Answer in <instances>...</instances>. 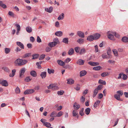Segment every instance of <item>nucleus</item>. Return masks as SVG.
Segmentation results:
<instances>
[{
    "instance_id": "nucleus-13",
    "label": "nucleus",
    "mask_w": 128,
    "mask_h": 128,
    "mask_svg": "<svg viewBox=\"0 0 128 128\" xmlns=\"http://www.w3.org/2000/svg\"><path fill=\"white\" fill-rule=\"evenodd\" d=\"M53 9V7L52 6L50 7L49 8H46L45 9V10L47 12L49 13H51L52 12Z\"/></svg>"
},
{
    "instance_id": "nucleus-23",
    "label": "nucleus",
    "mask_w": 128,
    "mask_h": 128,
    "mask_svg": "<svg viewBox=\"0 0 128 128\" xmlns=\"http://www.w3.org/2000/svg\"><path fill=\"white\" fill-rule=\"evenodd\" d=\"M16 70L15 69H14L12 70V73L10 74L9 75V76L10 77H13L14 76L16 72Z\"/></svg>"
},
{
    "instance_id": "nucleus-51",
    "label": "nucleus",
    "mask_w": 128,
    "mask_h": 128,
    "mask_svg": "<svg viewBox=\"0 0 128 128\" xmlns=\"http://www.w3.org/2000/svg\"><path fill=\"white\" fill-rule=\"evenodd\" d=\"M54 42H55L56 43V44H58L59 43V42L57 38H55L53 39V40Z\"/></svg>"
},
{
    "instance_id": "nucleus-57",
    "label": "nucleus",
    "mask_w": 128,
    "mask_h": 128,
    "mask_svg": "<svg viewBox=\"0 0 128 128\" xmlns=\"http://www.w3.org/2000/svg\"><path fill=\"white\" fill-rule=\"evenodd\" d=\"M63 114V112H62L60 111L58 113V114L56 115V116L58 117H60Z\"/></svg>"
},
{
    "instance_id": "nucleus-32",
    "label": "nucleus",
    "mask_w": 128,
    "mask_h": 128,
    "mask_svg": "<svg viewBox=\"0 0 128 128\" xmlns=\"http://www.w3.org/2000/svg\"><path fill=\"white\" fill-rule=\"evenodd\" d=\"M98 91L96 88L95 89L94 91L93 94L92 96L93 98H94L96 96Z\"/></svg>"
},
{
    "instance_id": "nucleus-40",
    "label": "nucleus",
    "mask_w": 128,
    "mask_h": 128,
    "mask_svg": "<svg viewBox=\"0 0 128 128\" xmlns=\"http://www.w3.org/2000/svg\"><path fill=\"white\" fill-rule=\"evenodd\" d=\"M56 112L55 111L53 112L50 114V116L53 118L55 117L56 116Z\"/></svg>"
},
{
    "instance_id": "nucleus-43",
    "label": "nucleus",
    "mask_w": 128,
    "mask_h": 128,
    "mask_svg": "<svg viewBox=\"0 0 128 128\" xmlns=\"http://www.w3.org/2000/svg\"><path fill=\"white\" fill-rule=\"evenodd\" d=\"M117 94H118V95L120 96H122L123 94L122 91L121 90L118 91L117 92Z\"/></svg>"
},
{
    "instance_id": "nucleus-55",
    "label": "nucleus",
    "mask_w": 128,
    "mask_h": 128,
    "mask_svg": "<svg viewBox=\"0 0 128 128\" xmlns=\"http://www.w3.org/2000/svg\"><path fill=\"white\" fill-rule=\"evenodd\" d=\"M64 92L63 90H60L58 92L57 94L59 95H62L64 93Z\"/></svg>"
},
{
    "instance_id": "nucleus-20",
    "label": "nucleus",
    "mask_w": 128,
    "mask_h": 128,
    "mask_svg": "<svg viewBox=\"0 0 128 128\" xmlns=\"http://www.w3.org/2000/svg\"><path fill=\"white\" fill-rule=\"evenodd\" d=\"M56 42H49L48 44V45L50 47L52 48L55 46L56 45Z\"/></svg>"
},
{
    "instance_id": "nucleus-48",
    "label": "nucleus",
    "mask_w": 128,
    "mask_h": 128,
    "mask_svg": "<svg viewBox=\"0 0 128 128\" xmlns=\"http://www.w3.org/2000/svg\"><path fill=\"white\" fill-rule=\"evenodd\" d=\"M103 87V86L101 84H100L98 85L97 87L96 88L98 90H101Z\"/></svg>"
},
{
    "instance_id": "nucleus-21",
    "label": "nucleus",
    "mask_w": 128,
    "mask_h": 128,
    "mask_svg": "<svg viewBox=\"0 0 128 128\" xmlns=\"http://www.w3.org/2000/svg\"><path fill=\"white\" fill-rule=\"evenodd\" d=\"M87 72L85 70H82L80 72V76L82 77L84 76L86 74Z\"/></svg>"
},
{
    "instance_id": "nucleus-50",
    "label": "nucleus",
    "mask_w": 128,
    "mask_h": 128,
    "mask_svg": "<svg viewBox=\"0 0 128 128\" xmlns=\"http://www.w3.org/2000/svg\"><path fill=\"white\" fill-rule=\"evenodd\" d=\"M80 49V48L78 47H76L74 48V50L76 53H79Z\"/></svg>"
},
{
    "instance_id": "nucleus-5",
    "label": "nucleus",
    "mask_w": 128,
    "mask_h": 128,
    "mask_svg": "<svg viewBox=\"0 0 128 128\" xmlns=\"http://www.w3.org/2000/svg\"><path fill=\"white\" fill-rule=\"evenodd\" d=\"M34 92V90L30 89H27L24 92V94H29L33 93Z\"/></svg>"
},
{
    "instance_id": "nucleus-19",
    "label": "nucleus",
    "mask_w": 128,
    "mask_h": 128,
    "mask_svg": "<svg viewBox=\"0 0 128 128\" xmlns=\"http://www.w3.org/2000/svg\"><path fill=\"white\" fill-rule=\"evenodd\" d=\"M120 96L118 94H115L114 95V98L118 100L122 101V100L120 98Z\"/></svg>"
},
{
    "instance_id": "nucleus-54",
    "label": "nucleus",
    "mask_w": 128,
    "mask_h": 128,
    "mask_svg": "<svg viewBox=\"0 0 128 128\" xmlns=\"http://www.w3.org/2000/svg\"><path fill=\"white\" fill-rule=\"evenodd\" d=\"M122 76H123L122 78L124 80H126L128 78V76H127L126 75L124 74L123 73L122 74Z\"/></svg>"
},
{
    "instance_id": "nucleus-7",
    "label": "nucleus",
    "mask_w": 128,
    "mask_h": 128,
    "mask_svg": "<svg viewBox=\"0 0 128 128\" xmlns=\"http://www.w3.org/2000/svg\"><path fill=\"white\" fill-rule=\"evenodd\" d=\"M16 44L21 48L22 49L24 48V45L22 43L19 42H16Z\"/></svg>"
},
{
    "instance_id": "nucleus-3",
    "label": "nucleus",
    "mask_w": 128,
    "mask_h": 128,
    "mask_svg": "<svg viewBox=\"0 0 128 128\" xmlns=\"http://www.w3.org/2000/svg\"><path fill=\"white\" fill-rule=\"evenodd\" d=\"M47 87L48 89H52L53 90L57 89L58 88L57 86L52 84H50L49 86H47Z\"/></svg>"
},
{
    "instance_id": "nucleus-9",
    "label": "nucleus",
    "mask_w": 128,
    "mask_h": 128,
    "mask_svg": "<svg viewBox=\"0 0 128 128\" xmlns=\"http://www.w3.org/2000/svg\"><path fill=\"white\" fill-rule=\"evenodd\" d=\"M55 35L61 37L62 36V32L61 31L56 32L55 33Z\"/></svg>"
},
{
    "instance_id": "nucleus-27",
    "label": "nucleus",
    "mask_w": 128,
    "mask_h": 128,
    "mask_svg": "<svg viewBox=\"0 0 128 128\" xmlns=\"http://www.w3.org/2000/svg\"><path fill=\"white\" fill-rule=\"evenodd\" d=\"M91 110V109L90 108H86L85 110V114L86 115H88L90 113V112Z\"/></svg>"
},
{
    "instance_id": "nucleus-17",
    "label": "nucleus",
    "mask_w": 128,
    "mask_h": 128,
    "mask_svg": "<svg viewBox=\"0 0 128 128\" xmlns=\"http://www.w3.org/2000/svg\"><path fill=\"white\" fill-rule=\"evenodd\" d=\"M114 35L116 37L119 38L120 37L118 33H116V32H112V40H114L115 39L113 38V36Z\"/></svg>"
},
{
    "instance_id": "nucleus-31",
    "label": "nucleus",
    "mask_w": 128,
    "mask_h": 128,
    "mask_svg": "<svg viewBox=\"0 0 128 128\" xmlns=\"http://www.w3.org/2000/svg\"><path fill=\"white\" fill-rule=\"evenodd\" d=\"M86 52V49L84 48H82L80 50L79 54L80 55H82L84 54Z\"/></svg>"
},
{
    "instance_id": "nucleus-60",
    "label": "nucleus",
    "mask_w": 128,
    "mask_h": 128,
    "mask_svg": "<svg viewBox=\"0 0 128 128\" xmlns=\"http://www.w3.org/2000/svg\"><path fill=\"white\" fill-rule=\"evenodd\" d=\"M109 56L108 57L107 56V55L106 54H102V58L104 59L106 58H110V56Z\"/></svg>"
},
{
    "instance_id": "nucleus-36",
    "label": "nucleus",
    "mask_w": 128,
    "mask_h": 128,
    "mask_svg": "<svg viewBox=\"0 0 128 128\" xmlns=\"http://www.w3.org/2000/svg\"><path fill=\"white\" fill-rule=\"evenodd\" d=\"M62 42L66 44H68V38H64L62 40Z\"/></svg>"
},
{
    "instance_id": "nucleus-47",
    "label": "nucleus",
    "mask_w": 128,
    "mask_h": 128,
    "mask_svg": "<svg viewBox=\"0 0 128 128\" xmlns=\"http://www.w3.org/2000/svg\"><path fill=\"white\" fill-rule=\"evenodd\" d=\"M111 52V49L109 47H108L107 49V53L108 55L109 56Z\"/></svg>"
},
{
    "instance_id": "nucleus-62",
    "label": "nucleus",
    "mask_w": 128,
    "mask_h": 128,
    "mask_svg": "<svg viewBox=\"0 0 128 128\" xmlns=\"http://www.w3.org/2000/svg\"><path fill=\"white\" fill-rule=\"evenodd\" d=\"M15 26H16L17 30H20V25L18 24H16Z\"/></svg>"
},
{
    "instance_id": "nucleus-22",
    "label": "nucleus",
    "mask_w": 128,
    "mask_h": 128,
    "mask_svg": "<svg viewBox=\"0 0 128 128\" xmlns=\"http://www.w3.org/2000/svg\"><path fill=\"white\" fill-rule=\"evenodd\" d=\"M122 40L124 42H128V38L126 36H124L122 38Z\"/></svg>"
},
{
    "instance_id": "nucleus-25",
    "label": "nucleus",
    "mask_w": 128,
    "mask_h": 128,
    "mask_svg": "<svg viewBox=\"0 0 128 128\" xmlns=\"http://www.w3.org/2000/svg\"><path fill=\"white\" fill-rule=\"evenodd\" d=\"M74 52L73 48H71L69 50L68 54L69 55H72L74 54Z\"/></svg>"
},
{
    "instance_id": "nucleus-45",
    "label": "nucleus",
    "mask_w": 128,
    "mask_h": 128,
    "mask_svg": "<svg viewBox=\"0 0 128 128\" xmlns=\"http://www.w3.org/2000/svg\"><path fill=\"white\" fill-rule=\"evenodd\" d=\"M48 73L49 74H50L51 73H54V70L53 69L50 70L48 68Z\"/></svg>"
},
{
    "instance_id": "nucleus-1",
    "label": "nucleus",
    "mask_w": 128,
    "mask_h": 128,
    "mask_svg": "<svg viewBox=\"0 0 128 128\" xmlns=\"http://www.w3.org/2000/svg\"><path fill=\"white\" fill-rule=\"evenodd\" d=\"M28 62V61L26 60L18 58L15 61L14 63L18 66H22L26 64Z\"/></svg>"
},
{
    "instance_id": "nucleus-61",
    "label": "nucleus",
    "mask_w": 128,
    "mask_h": 128,
    "mask_svg": "<svg viewBox=\"0 0 128 128\" xmlns=\"http://www.w3.org/2000/svg\"><path fill=\"white\" fill-rule=\"evenodd\" d=\"M37 41L38 43H40L41 42H42V40L38 36L37 37Z\"/></svg>"
},
{
    "instance_id": "nucleus-28",
    "label": "nucleus",
    "mask_w": 128,
    "mask_h": 128,
    "mask_svg": "<svg viewBox=\"0 0 128 128\" xmlns=\"http://www.w3.org/2000/svg\"><path fill=\"white\" fill-rule=\"evenodd\" d=\"M64 18V14L63 13L61 14L58 18V19L59 20H62Z\"/></svg>"
},
{
    "instance_id": "nucleus-59",
    "label": "nucleus",
    "mask_w": 128,
    "mask_h": 128,
    "mask_svg": "<svg viewBox=\"0 0 128 128\" xmlns=\"http://www.w3.org/2000/svg\"><path fill=\"white\" fill-rule=\"evenodd\" d=\"M31 80V79L30 78V77L29 76L26 77L24 80L26 82H29Z\"/></svg>"
},
{
    "instance_id": "nucleus-53",
    "label": "nucleus",
    "mask_w": 128,
    "mask_h": 128,
    "mask_svg": "<svg viewBox=\"0 0 128 128\" xmlns=\"http://www.w3.org/2000/svg\"><path fill=\"white\" fill-rule=\"evenodd\" d=\"M15 92L16 93V94H19L20 93V89L18 87H17L16 88L15 90Z\"/></svg>"
},
{
    "instance_id": "nucleus-16",
    "label": "nucleus",
    "mask_w": 128,
    "mask_h": 128,
    "mask_svg": "<svg viewBox=\"0 0 128 128\" xmlns=\"http://www.w3.org/2000/svg\"><path fill=\"white\" fill-rule=\"evenodd\" d=\"M93 36H94V39L96 40L99 38L100 36V35L98 33H96L94 34Z\"/></svg>"
},
{
    "instance_id": "nucleus-58",
    "label": "nucleus",
    "mask_w": 128,
    "mask_h": 128,
    "mask_svg": "<svg viewBox=\"0 0 128 128\" xmlns=\"http://www.w3.org/2000/svg\"><path fill=\"white\" fill-rule=\"evenodd\" d=\"M108 74V73L107 74L106 72H104L101 74V75L102 76L104 77L106 76H107Z\"/></svg>"
},
{
    "instance_id": "nucleus-8",
    "label": "nucleus",
    "mask_w": 128,
    "mask_h": 128,
    "mask_svg": "<svg viewBox=\"0 0 128 128\" xmlns=\"http://www.w3.org/2000/svg\"><path fill=\"white\" fill-rule=\"evenodd\" d=\"M74 108L76 110H78L80 108V105L76 102H75L73 105Z\"/></svg>"
},
{
    "instance_id": "nucleus-26",
    "label": "nucleus",
    "mask_w": 128,
    "mask_h": 128,
    "mask_svg": "<svg viewBox=\"0 0 128 128\" xmlns=\"http://www.w3.org/2000/svg\"><path fill=\"white\" fill-rule=\"evenodd\" d=\"M111 33L112 32L110 31H108L107 32L108 38L110 40H112V34H111Z\"/></svg>"
},
{
    "instance_id": "nucleus-18",
    "label": "nucleus",
    "mask_w": 128,
    "mask_h": 128,
    "mask_svg": "<svg viewBox=\"0 0 128 128\" xmlns=\"http://www.w3.org/2000/svg\"><path fill=\"white\" fill-rule=\"evenodd\" d=\"M84 42L83 39L80 38L78 39L77 40V42L80 44H83Z\"/></svg>"
},
{
    "instance_id": "nucleus-44",
    "label": "nucleus",
    "mask_w": 128,
    "mask_h": 128,
    "mask_svg": "<svg viewBox=\"0 0 128 128\" xmlns=\"http://www.w3.org/2000/svg\"><path fill=\"white\" fill-rule=\"evenodd\" d=\"M98 83L99 84H102L104 85H105L106 84V82L105 81L103 80H99Z\"/></svg>"
},
{
    "instance_id": "nucleus-29",
    "label": "nucleus",
    "mask_w": 128,
    "mask_h": 128,
    "mask_svg": "<svg viewBox=\"0 0 128 128\" xmlns=\"http://www.w3.org/2000/svg\"><path fill=\"white\" fill-rule=\"evenodd\" d=\"M100 102V101L99 100H97L94 103V107L96 108L97 106H98Z\"/></svg>"
},
{
    "instance_id": "nucleus-2",
    "label": "nucleus",
    "mask_w": 128,
    "mask_h": 128,
    "mask_svg": "<svg viewBox=\"0 0 128 128\" xmlns=\"http://www.w3.org/2000/svg\"><path fill=\"white\" fill-rule=\"evenodd\" d=\"M26 71L25 68H22L20 72L19 77L21 78L24 76V74L25 73Z\"/></svg>"
},
{
    "instance_id": "nucleus-11",
    "label": "nucleus",
    "mask_w": 128,
    "mask_h": 128,
    "mask_svg": "<svg viewBox=\"0 0 128 128\" xmlns=\"http://www.w3.org/2000/svg\"><path fill=\"white\" fill-rule=\"evenodd\" d=\"M57 62L58 64L61 66H64L65 64V62L60 60H57Z\"/></svg>"
},
{
    "instance_id": "nucleus-42",
    "label": "nucleus",
    "mask_w": 128,
    "mask_h": 128,
    "mask_svg": "<svg viewBox=\"0 0 128 128\" xmlns=\"http://www.w3.org/2000/svg\"><path fill=\"white\" fill-rule=\"evenodd\" d=\"M10 48H6L5 49V52L6 54H8L10 53Z\"/></svg>"
},
{
    "instance_id": "nucleus-52",
    "label": "nucleus",
    "mask_w": 128,
    "mask_h": 128,
    "mask_svg": "<svg viewBox=\"0 0 128 128\" xmlns=\"http://www.w3.org/2000/svg\"><path fill=\"white\" fill-rule=\"evenodd\" d=\"M119 121V120L118 118H117L116 120H114V124L113 126V127L116 126L118 124Z\"/></svg>"
},
{
    "instance_id": "nucleus-41",
    "label": "nucleus",
    "mask_w": 128,
    "mask_h": 128,
    "mask_svg": "<svg viewBox=\"0 0 128 128\" xmlns=\"http://www.w3.org/2000/svg\"><path fill=\"white\" fill-rule=\"evenodd\" d=\"M39 56V54H34L32 55V59H36Z\"/></svg>"
},
{
    "instance_id": "nucleus-24",
    "label": "nucleus",
    "mask_w": 128,
    "mask_h": 128,
    "mask_svg": "<svg viewBox=\"0 0 128 128\" xmlns=\"http://www.w3.org/2000/svg\"><path fill=\"white\" fill-rule=\"evenodd\" d=\"M46 72H41L40 74V76L42 78H45L46 76Z\"/></svg>"
},
{
    "instance_id": "nucleus-56",
    "label": "nucleus",
    "mask_w": 128,
    "mask_h": 128,
    "mask_svg": "<svg viewBox=\"0 0 128 128\" xmlns=\"http://www.w3.org/2000/svg\"><path fill=\"white\" fill-rule=\"evenodd\" d=\"M46 55L44 54H42L40 56V58H39L40 60H43L45 57Z\"/></svg>"
},
{
    "instance_id": "nucleus-38",
    "label": "nucleus",
    "mask_w": 128,
    "mask_h": 128,
    "mask_svg": "<svg viewBox=\"0 0 128 128\" xmlns=\"http://www.w3.org/2000/svg\"><path fill=\"white\" fill-rule=\"evenodd\" d=\"M44 125L47 128H50L51 126L50 124L48 122H46L44 123Z\"/></svg>"
},
{
    "instance_id": "nucleus-33",
    "label": "nucleus",
    "mask_w": 128,
    "mask_h": 128,
    "mask_svg": "<svg viewBox=\"0 0 128 128\" xmlns=\"http://www.w3.org/2000/svg\"><path fill=\"white\" fill-rule=\"evenodd\" d=\"M0 6L4 8H7L6 5L4 4L2 1H0Z\"/></svg>"
},
{
    "instance_id": "nucleus-37",
    "label": "nucleus",
    "mask_w": 128,
    "mask_h": 128,
    "mask_svg": "<svg viewBox=\"0 0 128 128\" xmlns=\"http://www.w3.org/2000/svg\"><path fill=\"white\" fill-rule=\"evenodd\" d=\"M72 114L73 116H75L77 115V118H78V114L77 111L75 110H74L72 112Z\"/></svg>"
},
{
    "instance_id": "nucleus-64",
    "label": "nucleus",
    "mask_w": 128,
    "mask_h": 128,
    "mask_svg": "<svg viewBox=\"0 0 128 128\" xmlns=\"http://www.w3.org/2000/svg\"><path fill=\"white\" fill-rule=\"evenodd\" d=\"M71 60V59L70 58H67L65 60H64V62L65 63L66 62V63H68L69 62H70Z\"/></svg>"
},
{
    "instance_id": "nucleus-49",
    "label": "nucleus",
    "mask_w": 128,
    "mask_h": 128,
    "mask_svg": "<svg viewBox=\"0 0 128 128\" xmlns=\"http://www.w3.org/2000/svg\"><path fill=\"white\" fill-rule=\"evenodd\" d=\"M84 109V108H82L81 110L79 112V114L81 116H83L84 114V113L83 112Z\"/></svg>"
},
{
    "instance_id": "nucleus-30",
    "label": "nucleus",
    "mask_w": 128,
    "mask_h": 128,
    "mask_svg": "<svg viewBox=\"0 0 128 128\" xmlns=\"http://www.w3.org/2000/svg\"><path fill=\"white\" fill-rule=\"evenodd\" d=\"M112 52L115 56H118V52L117 50L116 49L112 50Z\"/></svg>"
},
{
    "instance_id": "nucleus-10",
    "label": "nucleus",
    "mask_w": 128,
    "mask_h": 128,
    "mask_svg": "<svg viewBox=\"0 0 128 128\" xmlns=\"http://www.w3.org/2000/svg\"><path fill=\"white\" fill-rule=\"evenodd\" d=\"M67 83L68 84H74V80L72 78H69L67 80Z\"/></svg>"
},
{
    "instance_id": "nucleus-63",
    "label": "nucleus",
    "mask_w": 128,
    "mask_h": 128,
    "mask_svg": "<svg viewBox=\"0 0 128 128\" xmlns=\"http://www.w3.org/2000/svg\"><path fill=\"white\" fill-rule=\"evenodd\" d=\"M85 98L83 96H82L80 98V101L82 102H84L85 101Z\"/></svg>"
},
{
    "instance_id": "nucleus-46",
    "label": "nucleus",
    "mask_w": 128,
    "mask_h": 128,
    "mask_svg": "<svg viewBox=\"0 0 128 128\" xmlns=\"http://www.w3.org/2000/svg\"><path fill=\"white\" fill-rule=\"evenodd\" d=\"M101 68L100 66H98L93 68V69L94 70H100Z\"/></svg>"
},
{
    "instance_id": "nucleus-6",
    "label": "nucleus",
    "mask_w": 128,
    "mask_h": 128,
    "mask_svg": "<svg viewBox=\"0 0 128 128\" xmlns=\"http://www.w3.org/2000/svg\"><path fill=\"white\" fill-rule=\"evenodd\" d=\"M77 34L80 37L82 38H84V33L82 32L78 31L77 32Z\"/></svg>"
},
{
    "instance_id": "nucleus-35",
    "label": "nucleus",
    "mask_w": 128,
    "mask_h": 128,
    "mask_svg": "<svg viewBox=\"0 0 128 128\" xmlns=\"http://www.w3.org/2000/svg\"><path fill=\"white\" fill-rule=\"evenodd\" d=\"M30 55L31 53H27L23 55L22 56V58H26L29 57L30 56Z\"/></svg>"
},
{
    "instance_id": "nucleus-39",
    "label": "nucleus",
    "mask_w": 128,
    "mask_h": 128,
    "mask_svg": "<svg viewBox=\"0 0 128 128\" xmlns=\"http://www.w3.org/2000/svg\"><path fill=\"white\" fill-rule=\"evenodd\" d=\"M2 69L4 71L7 72H10V70L7 67H3L2 68Z\"/></svg>"
},
{
    "instance_id": "nucleus-12",
    "label": "nucleus",
    "mask_w": 128,
    "mask_h": 128,
    "mask_svg": "<svg viewBox=\"0 0 128 128\" xmlns=\"http://www.w3.org/2000/svg\"><path fill=\"white\" fill-rule=\"evenodd\" d=\"M94 37L92 35L89 36L87 37V40L90 42L94 40Z\"/></svg>"
},
{
    "instance_id": "nucleus-4",
    "label": "nucleus",
    "mask_w": 128,
    "mask_h": 128,
    "mask_svg": "<svg viewBox=\"0 0 128 128\" xmlns=\"http://www.w3.org/2000/svg\"><path fill=\"white\" fill-rule=\"evenodd\" d=\"M0 84H1L2 86H8V82L6 80H0Z\"/></svg>"
},
{
    "instance_id": "nucleus-34",
    "label": "nucleus",
    "mask_w": 128,
    "mask_h": 128,
    "mask_svg": "<svg viewBox=\"0 0 128 128\" xmlns=\"http://www.w3.org/2000/svg\"><path fill=\"white\" fill-rule=\"evenodd\" d=\"M26 31L28 33L31 32L32 30V29L31 27L30 26L27 27L26 28Z\"/></svg>"
},
{
    "instance_id": "nucleus-14",
    "label": "nucleus",
    "mask_w": 128,
    "mask_h": 128,
    "mask_svg": "<svg viewBox=\"0 0 128 128\" xmlns=\"http://www.w3.org/2000/svg\"><path fill=\"white\" fill-rule=\"evenodd\" d=\"M30 75L33 77H36L37 76V74L36 72L34 70H32L30 72Z\"/></svg>"
},
{
    "instance_id": "nucleus-15",
    "label": "nucleus",
    "mask_w": 128,
    "mask_h": 128,
    "mask_svg": "<svg viewBox=\"0 0 128 128\" xmlns=\"http://www.w3.org/2000/svg\"><path fill=\"white\" fill-rule=\"evenodd\" d=\"M84 61L82 59H79L77 62L76 63L79 65H83L84 63Z\"/></svg>"
}]
</instances>
